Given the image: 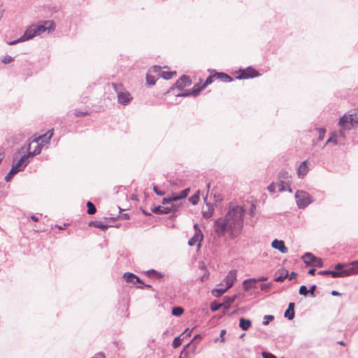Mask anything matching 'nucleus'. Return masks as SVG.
Segmentation results:
<instances>
[{"mask_svg":"<svg viewBox=\"0 0 358 358\" xmlns=\"http://www.w3.org/2000/svg\"><path fill=\"white\" fill-rule=\"evenodd\" d=\"M36 148V144H32L31 145V151H33Z\"/></svg>","mask_w":358,"mask_h":358,"instance_id":"052dcab7","label":"nucleus"},{"mask_svg":"<svg viewBox=\"0 0 358 358\" xmlns=\"http://www.w3.org/2000/svg\"><path fill=\"white\" fill-rule=\"evenodd\" d=\"M345 267V264H338L336 265L335 268L337 270L343 269Z\"/></svg>","mask_w":358,"mask_h":358,"instance_id":"de8ad7c7","label":"nucleus"},{"mask_svg":"<svg viewBox=\"0 0 358 358\" xmlns=\"http://www.w3.org/2000/svg\"><path fill=\"white\" fill-rule=\"evenodd\" d=\"M212 74L208 76L205 81L200 80L194 85L193 88L189 92L182 94V96H197L200 92L206 89L208 85H211L215 80H220L224 83H230L233 81V78L228 74L223 72L212 71Z\"/></svg>","mask_w":358,"mask_h":358,"instance_id":"f03ea898","label":"nucleus"},{"mask_svg":"<svg viewBox=\"0 0 358 358\" xmlns=\"http://www.w3.org/2000/svg\"><path fill=\"white\" fill-rule=\"evenodd\" d=\"M112 86L117 93V101L122 105H128L132 100L133 97L121 83H113Z\"/></svg>","mask_w":358,"mask_h":358,"instance_id":"39448f33","label":"nucleus"},{"mask_svg":"<svg viewBox=\"0 0 358 358\" xmlns=\"http://www.w3.org/2000/svg\"><path fill=\"white\" fill-rule=\"evenodd\" d=\"M199 198H200V191L198 190L194 195H192L190 198H189V201L190 202L193 204V205H196L198 203V202L199 201Z\"/></svg>","mask_w":358,"mask_h":358,"instance_id":"c85d7f7f","label":"nucleus"},{"mask_svg":"<svg viewBox=\"0 0 358 358\" xmlns=\"http://www.w3.org/2000/svg\"><path fill=\"white\" fill-rule=\"evenodd\" d=\"M190 85L191 80L189 78V77L186 76H182L180 79H178L176 81L175 86L176 88L182 90L186 87L189 86Z\"/></svg>","mask_w":358,"mask_h":358,"instance_id":"a211bd4d","label":"nucleus"},{"mask_svg":"<svg viewBox=\"0 0 358 358\" xmlns=\"http://www.w3.org/2000/svg\"><path fill=\"white\" fill-rule=\"evenodd\" d=\"M180 358H182V357H180Z\"/></svg>","mask_w":358,"mask_h":358,"instance_id":"774afa93","label":"nucleus"},{"mask_svg":"<svg viewBox=\"0 0 358 358\" xmlns=\"http://www.w3.org/2000/svg\"><path fill=\"white\" fill-rule=\"evenodd\" d=\"M180 345H181V341H180V338H178V337L176 338L173 342V348H176L179 347Z\"/></svg>","mask_w":358,"mask_h":358,"instance_id":"4c0bfd02","label":"nucleus"},{"mask_svg":"<svg viewBox=\"0 0 358 358\" xmlns=\"http://www.w3.org/2000/svg\"><path fill=\"white\" fill-rule=\"evenodd\" d=\"M329 273H330V271H321L318 272V274L322 275H329Z\"/></svg>","mask_w":358,"mask_h":358,"instance_id":"09e8293b","label":"nucleus"},{"mask_svg":"<svg viewBox=\"0 0 358 358\" xmlns=\"http://www.w3.org/2000/svg\"><path fill=\"white\" fill-rule=\"evenodd\" d=\"M333 141V140H332V138H329V139L328 140V142H330V141Z\"/></svg>","mask_w":358,"mask_h":358,"instance_id":"0e129e2a","label":"nucleus"},{"mask_svg":"<svg viewBox=\"0 0 358 358\" xmlns=\"http://www.w3.org/2000/svg\"><path fill=\"white\" fill-rule=\"evenodd\" d=\"M87 206L88 208L87 213L89 215H94L96 213V207L91 201H87Z\"/></svg>","mask_w":358,"mask_h":358,"instance_id":"c756f323","label":"nucleus"},{"mask_svg":"<svg viewBox=\"0 0 358 358\" xmlns=\"http://www.w3.org/2000/svg\"><path fill=\"white\" fill-rule=\"evenodd\" d=\"M236 299V296H225L224 297V302L227 304V306H229L231 303H232Z\"/></svg>","mask_w":358,"mask_h":358,"instance_id":"72a5a7b5","label":"nucleus"},{"mask_svg":"<svg viewBox=\"0 0 358 358\" xmlns=\"http://www.w3.org/2000/svg\"><path fill=\"white\" fill-rule=\"evenodd\" d=\"M152 71H154L155 73H157L159 75H160L161 77H162L163 78H164L166 80H169V79L171 78L173 76L176 75V71L169 72V71H162L161 67L157 66H155L152 67Z\"/></svg>","mask_w":358,"mask_h":358,"instance_id":"dca6fc26","label":"nucleus"},{"mask_svg":"<svg viewBox=\"0 0 358 358\" xmlns=\"http://www.w3.org/2000/svg\"><path fill=\"white\" fill-rule=\"evenodd\" d=\"M3 157V153L0 152V162L2 160Z\"/></svg>","mask_w":358,"mask_h":358,"instance_id":"13d9d810","label":"nucleus"},{"mask_svg":"<svg viewBox=\"0 0 358 358\" xmlns=\"http://www.w3.org/2000/svg\"><path fill=\"white\" fill-rule=\"evenodd\" d=\"M55 28V24L53 21L48 20L43 22L42 24L36 25L35 29L36 31V34L40 35L42 33L48 31V32L53 31Z\"/></svg>","mask_w":358,"mask_h":358,"instance_id":"9b49d317","label":"nucleus"},{"mask_svg":"<svg viewBox=\"0 0 358 358\" xmlns=\"http://www.w3.org/2000/svg\"><path fill=\"white\" fill-rule=\"evenodd\" d=\"M88 115H90V113L87 111H80V110H76L74 112V115L77 117H80L86 116Z\"/></svg>","mask_w":358,"mask_h":358,"instance_id":"2f4dec72","label":"nucleus"},{"mask_svg":"<svg viewBox=\"0 0 358 358\" xmlns=\"http://www.w3.org/2000/svg\"><path fill=\"white\" fill-rule=\"evenodd\" d=\"M220 306H221V304H219V305H217V306H215V307L212 306V307H211V310H212L213 311L217 310L220 308Z\"/></svg>","mask_w":358,"mask_h":358,"instance_id":"864d4df0","label":"nucleus"},{"mask_svg":"<svg viewBox=\"0 0 358 358\" xmlns=\"http://www.w3.org/2000/svg\"><path fill=\"white\" fill-rule=\"evenodd\" d=\"M302 259L304 263L308 266H313L316 267H322L323 262L321 258L314 256L310 252H306L303 257Z\"/></svg>","mask_w":358,"mask_h":358,"instance_id":"6e6552de","label":"nucleus"},{"mask_svg":"<svg viewBox=\"0 0 358 358\" xmlns=\"http://www.w3.org/2000/svg\"><path fill=\"white\" fill-rule=\"evenodd\" d=\"M331 295H333V296H339V295H341V294L339 292H338L337 291L334 290V291L331 292Z\"/></svg>","mask_w":358,"mask_h":358,"instance_id":"6e6d98bb","label":"nucleus"},{"mask_svg":"<svg viewBox=\"0 0 358 358\" xmlns=\"http://www.w3.org/2000/svg\"><path fill=\"white\" fill-rule=\"evenodd\" d=\"M325 130L324 129H319V139L322 140L324 137Z\"/></svg>","mask_w":358,"mask_h":358,"instance_id":"a19ab883","label":"nucleus"},{"mask_svg":"<svg viewBox=\"0 0 358 358\" xmlns=\"http://www.w3.org/2000/svg\"><path fill=\"white\" fill-rule=\"evenodd\" d=\"M89 226L90 227H96V228H99V229H101L102 230H106L108 229V225L106 224H103V223H101V222H94V221H92L89 223Z\"/></svg>","mask_w":358,"mask_h":358,"instance_id":"bb28decb","label":"nucleus"},{"mask_svg":"<svg viewBox=\"0 0 358 358\" xmlns=\"http://www.w3.org/2000/svg\"><path fill=\"white\" fill-rule=\"evenodd\" d=\"M31 220H34V222H37L38 221V217H36L35 215H32L31 217Z\"/></svg>","mask_w":358,"mask_h":358,"instance_id":"4d7b16f0","label":"nucleus"},{"mask_svg":"<svg viewBox=\"0 0 358 358\" xmlns=\"http://www.w3.org/2000/svg\"><path fill=\"white\" fill-rule=\"evenodd\" d=\"M333 278H340L343 277L342 274V271H330V273Z\"/></svg>","mask_w":358,"mask_h":358,"instance_id":"473e14b6","label":"nucleus"},{"mask_svg":"<svg viewBox=\"0 0 358 358\" xmlns=\"http://www.w3.org/2000/svg\"><path fill=\"white\" fill-rule=\"evenodd\" d=\"M124 279L127 282L133 284L141 283L140 278L131 273H125L123 275Z\"/></svg>","mask_w":358,"mask_h":358,"instance_id":"aec40b11","label":"nucleus"},{"mask_svg":"<svg viewBox=\"0 0 358 358\" xmlns=\"http://www.w3.org/2000/svg\"><path fill=\"white\" fill-rule=\"evenodd\" d=\"M210 187V184L208 182V183L207 184V192H209Z\"/></svg>","mask_w":358,"mask_h":358,"instance_id":"bf43d9fd","label":"nucleus"},{"mask_svg":"<svg viewBox=\"0 0 358 358\" xmlns=\"http://www.w3.org/2000/svg\"><path fill=\"white\" fill-rule=\"evenodd\" d=\"M278 273L279 275L275 278L276 282H282L288 277V271L285 269H281Z\"/></svg>","mask_w":358,"mask_h":358,"instance_id":"393cba45","label":"nucleus"},{"mask_svg":"<svg viewBox=\"0 0 358 358\" xmlns=\"http://www.w3.org/2000/svg\"><path fill=\"white\" fill-rule=\"evenodd\" d=\"M13 60V57L10 56H6L2 59V62L4 64H8Z\"/></svg>","mask_w":358,"mask_h":358,"instance_id":"ea45409f","label":"nucleus"},{"mask_svg":"<svg viewBox=\"0 0 358 358\" xmlns=\"http://www.w3.org/2000/svg\"><path fill=\"white\" fill-rule=\"evenodd\" d=\"M226 334V330L222 329L220 332L221 342H224V335Z\"/></svg>","mask_w":358,"mask_h":358,"instance_id":"a18cd8bd","label":"nucleus"},{"mask_svg":"<svg viewBox=\"0 0 358 358\" xmlns=\"http://www.w3.org/2000/svg\"><path fill=\"white\" fill-rule=\"evenodd\" d=\"M340 344L342 345H344V343L343 342H340Z\"/></svg>","mask_w":358,"mask_h":358,"instance_id":"e2e57ef3","label":"nucleus"},{"mask_svg":"<svg viewBox=\"0 0 358 358\" xmlns=\"http://www.w3.org/2000/svg\"><path fill=\"white\" fill-rule=\"evenodd\" d=\"M308 171V167L307 165V161H303L298 168V176L300 178L303 177L307 174Z\"/></svg>","mask_w":358,"mask_h":358,"instance_id":"4be33fe9","label":"nucleus"},{"mask_svg":"<svg viewBox=\"0 0 358 358\" xmlns=\"http://www.w3.org/2000/svg\"><path fill=\"white\" fill-rule=\"evenodd\" d=\"M237 278V271L231 270L230 271L226 278L224 279L223 282L225 283L227 289H230L234 284L235 283Z\"/></svg>","mask_w":358,"mask_h":358,"instance_id":"2eb2a0df","label":"nucleus"},{"mask_svg":"<svg viewBox=\"0 0 358 358\" xmlns=\"http://www.w3.org/2000/svg\"><path fill=\"white\" fill-rule=\"evenodd\" d=\"M259 76V73L254 69L248 67L246 69L242 70L240 74L237 76L238 79H248L255 78Z\"/></svg>","mask_w":358,"mask_h":358,"instance_id":"4468645a","label":"nucleus"},{"mask_svg":"<svg viewBox=\"0 0 358 358\" xmlns=\"http://www.w3.org/2000/svg\"><path fill=\"white\" fill-rule=\"evenodd\" d=\"M208 277V275H207L203 276V277L202 278V279H201V281H203V280H204V278H207Z\"/></svg>","mask_w":358,"mask_h":358,"instance_id":"680f3d73","label":"nucleus"},{"mask_svg":"<svg viewBox=\"0 0 358 358\" xmlns=\"http://www.w3.org/2000/svg\"><path fill=\"white\" fill-rule=\"evenodd\" d=\"M271 245L273 248L278 250L282 253H287L288 251L287 248L285 246L283 241H278L275 239L272 242Z\"/></svg>","mask_w":358,"mask_h":358,"instance_id":"6ab92c4d","label":"nucleus"},{"mask_svg":"<svg viewBox=\"0 0 358 358\" xmlns=\"http://www.w3.org/2000/svg\"><path fill=\"white\" fill-rule=\"evenodd\" d=\"M294 303H289L288 308L285 312V317L289 320H292L294 317Z\"/></svg>","mask_w":358,"mask_h":358,"instance_id":"5701e85b","label":"nucleus"},{"mask_svg":"<svg viewBox=\"0 0 358 358\" xmlns=\"http://www.w3.org/2000/svg\"><path fill=\"white\" fill-rule=\"evenodd\" d=\"M296 276V273L295 272H292L289 275L288 274V277L289 280L294 278Z\"/></svg>","mask_w":358,"mask_h":358,"instance_id":"8fccbe9b","label":"nucleus"},{"mask_svg":"<svg viewBox=\"0 0 358 358\" xmlns=\"http://www.w3.org/2000/svg\"><path fill=\"white\" fill-rule=\"evenodd\" d=\"M173 209V206H157L152 208V213L155 214H168Z\"/></svg>","mask_w":358,"mask_h":358,"instance_id":"412c9836","label":"nucleus"},{"mask_svg":"<svg viewBox=\"0 0 358 358\" xmlns=\"http://www.w3.org/2000/svg\"><path fill=\"white\" fill-rule=\"evenodd\" d=\"M299 292L301 295L306 296L308 293V290L305 285H302L300 287Z\"/></svg>","mask_w":358,"mask_h":358,"instance_id":"f704fd0d","label":"nucleus"},{"mask_svg":"<svg viewBox=\"0 0 358 358\" xmlns=\"http://www.w3.org/2000/svg\"><path fill=\"white\" fill-rule=\"evenodd\" d=\"M194 227L195 229V234L193 237L189 240L188 244L190 246L196 245L198 248H199L201 246V242L203 240V234L201 231L198 228L197 224H194Z\"/></svg>","mask_w":358,"mask_h":358,"instance_id":"f8f14e48","label":"nucleus"},{"mask_svg":"<svg viewBox=\"0 0 358 358\" xmlns=\"http://www.w3.org/2000/svg\"><path fill=\"white\" fill-rule=\"evenodd\" d=\"M215 201L218 202L221 201L222 200V198L220 194L216 195V194H214Z\"/></svg>","mask_w":358,"mask_h":358,"instance_id":"c03bdc74","label":"nucleus"},{"mask_svg":"<svg viewBox=\"0 0 358 358\" xmlns=\"http://www.w3.org/2000/svg\"><path fill=\"white\" fill-rule=\"evenodd\" d=\"M350 265L351 266L349 268L342 270V274L343 277L357 273L358 261H354L351 262Z\"/></svg>","mask_w":358,"mask_h":358,"instance_id":"f3484780","label":"nucleus"},{"mask_svg":"<svg viewBox=\"0 0 358 358\" xmlns=\"http://www.w3.org/2000/svg\"><path fill=\"white\" fill-rule=\"evenodd\" d=\"M53 132L54 129H51L48 130L45 134L34 138L32 141L29 143L27 147L29 155H38L41 151L42 147L49 143L53 135Z\"/></svg>","mask_w":358,"mask_h":358,"instance_id":"7ed1b4c3","label":"nucleus"},{"mask_svg":"<svg viewBox=\"0 0 358 358\" xmlns=\"http://www.w3.org/2000/svg\"><path fill=\"white\" fill-rule=\"evenodd\" d=\"M262 355L263 358H277L274 355L269 352H262Z\"/></svg>","mask_w":358,"mask_h":358,"instance_id":"58836bf2","label":"nucleus"},{"mask_svg":"<svg viewBox=\"0 0 358 358\" xmlns=\"http://www.w3.org/2000/svg\"><path fill=\"white\" fill-rule=\"evenodd\" d=\"M146 80L149 85H152L155 83V78L149 74H147L146 76Z\"/></svg>","mask_w":358,"mask_h":358,"instance_id":"c9c22d12","label":"nucleus"},{"mask_svg":"<svg viewBox=\"0 0 358 358\" xmlns=\"http://www.w3.org/2000/svg\"><path fill=\"white\" fill-rule=\"evenodd\" d=\"M206 196H208V194H207ZM206 199H207V196H206V197L204 198V201H206Z\"/></svg>","mask_w":358,"mask_h":358,"instance_id":"69168bd1","label":"nucleus"},{"mask_svg":"<svg viewBox=\"0 0 358 358\" xmlns=\"http://www.w3.org/2000/svg\"><path fill=\"white\" fill-rule=\"evenodd\" d=\"M316 289V285H313L310 287V289L308 290V293L311 294V296H314V293Z\"/></svg>","mask_w":358,"mask_h":358,"instance_id":"37998d69","label":"nucleus"},{"mask_svg":"<svg viewBox=\"0 0 358 358\" xmlns=\"http://www.w3.org/2000/svg\"><path fill=\"white\" fill-rule=\"evenodd\" d=\"M92 358H105V357L103 354L99 353V354L95 355V356Z\"/></svg>","mask_w":358,"mask_h":358,"instance_id":"3c124183","label":"nucleus"},{"mask_svg":"<svg viewBox=\"0 0 358 358\" xmlns=\"http://www.w3.org/2000/svg\"><path fill=\"white\" fill-rule=\"evenodd\" d=\"M308 273L310 275H314L315 274V268H311L308 271Z\"/></svg>","mask_w":358,"mask_h":358,"instance_id":"5fc2aeb1","label":"nucleus"},{"mask_svg":"<svg viewBox=\"0 0 358 358\" xmlns=\"http://www.w3.org/2000/svg\"><path fill=\"white\" fill-rule=\"evenodd\" d=\"M274 319V317L273 315H266L264 317V321L263 322V324L264 325L268 324L270 321L273 320Z\"/></svg>","mask_w":358,"mask_h":358,"instance_id":"e433bc0d","label":"nucleus"},{"mask_svg":"<svg viewBox=\"0 0 358 358\" xmlns=\"http://www.w3.org/2000/svg\"><path fill=\"white\" fill-rule=\"evenodd\" d=\"M289 179L290 176L287 172H281L279 175L278 181L276 183L272 182L270 185H268V190L271 193L275 192L276 189L278 192L286 191L287 189L291 192L292 190L289 188Z\"/></svg>","mask_w":358,"mask_h":358,"instance_id":"20e7f679","label":"nucleus"},{"mask_svg":"<svg viewBox=\"0 0 358 358\" xmlns=\"http://www.w3.org/2000/svg\"><path fill=\"white\" fill-rule=\"evenodd\" d=\"M36 36H37V34L35 29V24H32L27 29L24 34L20 38H19L17 40L9 42V45H14L19 42L31 39Z\"/></svg>","mask_w":358,"mask_h":358,"instance_id":"1a4fd4ad","label":"nucleus"},{"mask_svg":"<svg viewBox=\"0 0 358 358\" xmlns=\"http://www.w3.org/2000/svg\"><path fill=\"white\" fill-rule=\"evenodd\" d=\"M257 280L255 278H251L244 280L243 288L245 291L255 287Z\"/></svg>","mask_w":358,"mask_h":358,"instance_id":"b1692460","label":"nucleus"},{"mask_svg":"<svg viewBox=\"0 0 358 358\" xmlns=\"http://www.w3.org/2000/svg\"><path fill=\"white\" fill-rule=\"evenodd\" d=\"M257 280V282H259V281H266L268 280V278L266 277V276H263V277H261L258 279H256Z\"/></svg>","mask_w":358,"mask_h":358,"instance_id":"603ef678","label":"nucleus"},{"mask_svg":"<svg viewBox=\"0 0 358 358\" xmlns=\"http://www.w3.org/2000/svg\"><path fill=\"white\" fill-rule=\"evenodd\" d=\"M184 312V309L181 307H175L172 309V314L175 316H180Z\"/></svg>","mask_w":358,"mask_h":358,"instance_id":"7c9ffc66","label":"nucleus"},{"mask_svg":"<svg viewBox=\"0 0 358 358\" xmlns=\"http://www.w3.org/2000/svg\"><path fill=\"white\" fill-rule=\"evenodd\" d=\"M244 210L241 206L230 208L224 218L220 217L215 222V231L219 236L229 233L231 237L237 236L243 226Z\"/></svg>","mask_w":358,"mask_h":358,"instance_id":"f257e3e1","label":"nucleus"},{"mask_svg":"<svg viewBox=\"0 0 358 358\" xmlns=\"http://www.w3.org/2000/svg\"><path fill=\"white\" fill-rule=\"evenodd\" d=\"M239 326L243 330L246 331L250 327L251 322L250 320L241 318L239 321Z\"/></svg>","mask_w":358,"mask_h":358,"instance_id":"a878e982","label":"nucleus"},{"mask_svg":"<svg viewBox=\"0 0 358 358\" xmlns=\"http://www.w3.org/2000/svg\"><path fill=\"white\" fill-rule=\"evenodd\" d=\"M143 213H144V214H145V215H148V214L147 213V212H145V211H143Z\"/></svg>","mask_w":358,"mask_h":358,"instance_id":"338daca9","label":"nucleus"},{"mask_svg":"<svg viewBox=\"0 0 358 358\" xmlns=\"http://www.w3.org/2000/svg\"><path fill=\"white\" fill-rule=\"evenodd\" d=\"M228 289H227L226 286L224 287L214 289L212 291V294L214 296L218 297V296H220L224 293H225Z\"/></svg>","mask_w":358,"mask_h":358,"instance_id":"cd10ccee","label":"nucleus"},{"mask_svg":"<svg viewBox=\"0 0 358 358\" xmlns=\"http://www.w3.org/2000/svg\"><path fill=\"white\" fill-rule=\"evenodd\" d=\"M189 192V189L187 188V189H185L181 191L179 194H177L176 196H171L169 198H164L162 200V204L166 205L173 201H178L181 199H185L187 196Z\"/></svg>","mask_w":358,"mask_h":358,"instance_id":"ddd939ff","label":"nucleus"},{"mask_svg":"<svg viewBox=\"0 0 358 358\" xmlns=\"http://www.w3.org/2000/svg\"><path fill=\"white\" fill-rule=\"evenodd\" d=\"M34 155H29V151L27 150V154L24 155L17 162L14 164L10 169V172L8 173V175L6 176V180H9L15 174L18 173L19 171H22L27 164L28 163V159L29 157H32Z\"/></svg>","mask_w":358,"mask_h":358,"instance_id":"0eeeda50","label":"nucleus"},{"mask_svg":"<svg viewBox=\"0 0 358 358\" xmlns=\"http://www.w3.org/2000/svg\"><path fill=\"white\" fill-rule=\"evenodd\" d=\"M154 191L155 192V193L157 194L160 195V196H162L165 194L164 192L159 191L156 187H154Z\"/></svg>","mask_w":358,"mask_h":358,"instance_id":"49530a36","label":"nucleus"},{"mask_svg":"<svg viewBox=\"0 0 358 358\" xmlns=\"http://www.w3.org/2000/svg\"><path fill=\"white\" fill-rule=\"evenodd\" d=\"M358 124V113L344 115L339 121V125L344 129H350Z\"/></svg>","mask_w":358,"mask_h":358,"instance_id":"423d86ee","label":"nucleus"},{"mask_svg":"<svg viewBox=\"0 0 358 358\" xmlns=\"http://www.w3.org/2000/svg\"><path fill=\"white\" fill-rule=\"evenodd\" d=\"M296 199L297 205L299 206V208H305L311 202L310 195L307 192L303 191L296 192Z\"/></svg>","mask_w":358,"mask_h":358,"instance_id":"9d476101","label":"nucleus"},{"mask_svg":"<svg viewBox=\"0 0 358 358\" xmlns=\"http://www.w3.org/2000/svg\"><path fill=\"white\" fill-rule=\"evenodd\" d=\"M271 287V283L268 284H262L261 285V289L263 291H267Z\"/></svg>","mask_w":358,"mask_h":358,"instance_id":"79ce46f5","label":"nucleus"}]
</instances>
